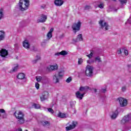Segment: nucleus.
Segmentation results:
<instances>
[{"label":"nucleus","instance_id":"44","mask_svg":"<svg viewBox=\"0 0 131 131\" xmlns=\"http://www.w3.org/2000/svg\"><path fill=\"white\" fill-rule=\"evenodd\" d=\"M70 106L71 108H73V106H74V103H73L72 102H71L70 103Z\"/></svg>","mask_w":131,"mask_h":131},{"label":"nucleus","instance_id":"27","mask_svg":"<svg viewBox=\"0 0 131 131\" xmlns=\"http://www.w3.org/2000/svg\"><path fill=\"white\" fill-rule=\"evenodd\" d=\"M95 62H98V63H101V62H102V60H101V57H100V56H97L96 57H95Z\"/></svg>","mask_w":131,"mask_h":131},{"label":"nucleus","instance_id":"12","mask_svg":"<svg viewBox=\"0 0 131 131\" xmlns=\"http://www.w3.org/2000/svg\"><path fill=\"white\" fill-rule=\"evenodd\" d=\"M23 46L24 48H25L27 50H29L30 49V44L29 43V41H28V40H25L23 42Z\"/></svg>","mask_w":131,"mask_h":131},{"label":"nucleus","instance_id":"53","mask_svg":"<svg viewBox=\"0 0 131 131\" xmlns=\"http://www.w3.org/2000/svg\"><path fill=\"white\" fill-rule=\"evenodd\" d=\"M42 29L43 30H46V28L42 27Z\"/></svg>","mask_w":131,"mask_h":131},{"label":"nucleus","instance_id":"47","mask_svg":"<svg viewBox=\"0 0 131 131\" xmlns=\"http://www.w3.org/2000/svg\"><path fill=\"white\" fill-rule=\"evenodd\" d=\"M42 47H46V42H42L41 43Z\"/></svg>","mask_w":131,"mask_h":131},{"label":"nucleus","instance_id":"40","mask_svg":"<svg viewBox=\"0 0 131 131\" xmlns=\"http://www.w3.org/2000/svg\"><path fill=\"white\" fill-rule=\"evenodd\" d=\"M35 88L37 89V90L39 89V84L38 83H35Z\"/></svg>","mask_w":131,"mask_h":131},{"label":"nucleus","instance_id":"36","mask_svg":"<svg viewBox=\"0 0 131 131\" xmlns=\"http://www.w3.org/2000/svg\"><path fill=\"white\" fill-rule=\"evenodd\" d=\"M47 109H48V112H50V113H52V114H54V110H52V108H48Z\"/></svg>","mask_w":131,"mask_h":131},{"label":"nucleus","instance_id":"9","mask_svg":"<svg viewBox=\"0 0 131 131\" xmlns=\"http://www.w3.org/2000/svg\"><path fill=\"white\" fill-rule=\"evenodd\" d=\"M49 98V92L45 91L42 93L41 96H40V99L41 102L46 101Z\"/></svg>","mask_w":131,"mask_h":131},{"label":"nucleus","instance_id":"24","mask_svg":"<svg viewBox=\"0 0 131 131\" xmlns=\"http://www.w3.org/2000/svg\"><path fill=\"white\" fill-rule=\"evenodd\" d=\"M58 117H60V118H66V114L59 112L58 114Z\"/></svg>","mask_w":131,"mask_h":131},{"label":"nucleus","instance_id":"19","mask_svg":"<svg viewBox=\"0 0 131 131\" xmlns=\"http://www.w3.org/2000/svg\"><path fill=\"white\" fill-rule=\"evenodd\" d=\"M5 36L6 33H5V31L3 30L0 31V41H2V40H4V39H5Z\"/></svg>","mask_w":131,"mask_h":131},{"label":"nucleus","instance_id":"31","mask_svg":"<svg viewBox=\"0 0 131 131\" xmlns=\"http://www.w3.org/2000/svg\"><path fill=\"white\" fill-rule=\"evenodd\" d=\"M92 9V7L91 6L86 5L84 7V10L89 11V10H91Z\"/></svg>","mask_w":131,"mask_h":131},{"label":"nucleus","instance_id":"26","mask_svg":"<svg viewBox=\"0 0 131 131\" xmlns=\"http://www.w3.org/2000/svg\"><path fill=\"white\" fill-rule=\"evenodd\" d=\"M61 53V56H67L68 55V52L65 50H62Z\"/></svg>","mask_w":131,"mask_h":131},{"label":"nucleus","instance_id":"11","mask_svg":"<svg viewBox=\"0 0 131 131\" xmlns=\"http://www.w3.org/2000/svg\"><path fill=\"white\" fill-rule=\"evenodd\" d=\"M76 124H77V122L76 121H73L72 124L66 127V130H71V129H73V128H75V126H76Z\"/></svg>","mask_w":131,"mask_h":131},{"label":"nucleus","instance_id":"20","mask_svg":"<svg viewBox=\"0 0 131 131\" xmlns=\"http://www.w3.org/2000/svg\"><path fill=\"white\" fill-rule=\"evenodd\" d=\"M82 40H83V38H82V34H80L77 36L76 39V41H82Z\"/></svg>","mask_w":131,"mask_h":131},{"label":"nucleus","instance_id":"56","mask_svg":"<svg viewBox=\"0 0 131 131\" xmlns=\"http://www.w3.org/2000/svg\"><path fill=\"white\" fill-rule=\"evenodd\" d=\"M114 2H116V0H113Z\"/></svg>","mask_w":131,"mask_h":131},{"label":"nucleus","instance_id":"3","mask_svg":"<svg viewBox=\"0 0 131 131\" xmlns=\"http://www.w3.org/2000/svg\"><path fill=\"white\" fill-rule=\"evenodd\" d=\"M80 27H81V22L78 21L77 23H74L72 26V29L75 34H76V32L80 30Z\"/></svg>","mask_w":131,"mask_h":131},{"label":"nucleus","instance_id":"23","mask_svg":"<svg viewBox=\"0 0 131 131\" xmlns=\"http://www.w3.org/2000/svg\"><path fill=\"white\" fill-rule=\"evenodd\" d=\"M18 79H24L25 78V74L23 73H19L17 76Z\"/></svg>","mask_w":131,"mask_h":131},{"label":"nucleus","instance_id":"10","mask_svg":"<svg viewBox=\"0 0 131 131\" xmlns=\"http://www.w3.org/2000/svg\"><path fill=\"white\" fill-rule=\"evenodd\" d=\"M58 70V64H56L54 66L51 65V66H48L47 67L46 70L47 71H56Z\"/></svg>","mask_w":131,"mask_h":131},{"label":"nucleus","instance_id":"4","mask_svg":"<svg viewBox=\"0 0 131 131\" xmlns=\"http://www.w3.org/2000/svg\"><path fill=\"white\" fill-rule=\"evenodd\" d=\"M94 68L92 66H89L86 68L85 74L88 77H93L94 75Z\"/></svg>","mask_w":131,"mask_h":131},{"label":"nucleus","instance_id":"7","mask_svg":"<svg viewBox=\"0 0 131 131\" xmlns=\"http://www.w3.org/2000/svg\"><path fill=\"white\" fill-rule=\"evenodd\" d=\"M64 75V72L63 71H61L58 73V75L57 76L55 75L53 76V81L55 83H58L59 82V77H62Z\"/></svg>","mask_w":131,"mask_h":131},{"label":"nucleus","instance_id":"28","mask_svg":"<svg viewBox=\"0 0 131 131\" xmlns=\"http://www.w3.org/2000/svg\"><path fill=\"white\" fill-rule=\"evenodd\" d=\"M36 58V59L33 60V64H35V63H36L38 60H40V56L37 55Z\"/></svg>","mask_w":131,"mask_h":131},{"label":"nucleus","instance_id":"13","mask_svg":"<svg viewBox=\"0 0 131 131\" xmlns=\"http://www.w3.org/2000/svg\"><path fill=\"white\" fill-rule=\"evenodd\" d=\"M119 113H118V110L117 109L114 112H113L112 114L110 116L111 119H116V118H117V116H118Z\"/></svg>","mask_w":131,"mask_h":131},{"label":"nucleus","instance_id":"43","mask_svg":"<svg viewBox=\"0 0 131 131\" xmlns=\"http://www.w3.org/2000/svg\"><path fill=\"white\" fill-rule=\"evenodd\" d=\"M55 56H61V52H57L55 54Z\"/></svg>","mask_w":131,"mask_h":131},{"label":"nucleus","instance_id":"45","mask_svg":"<svg viewBox=\"0 0 131 131\" xmlns=\"http://www.w3.org/2000/svg\"><path fill=\"white\" fill-rule=\"evenodd\" d=\"M1 113H6V111L4 109H0Z\"/></svg>","mask_w":131,"mask_h":131},{"label":"nucleus","instance_id":"46","mask_svg":"<svg viewBox=\"0 0 131 131\" xmlns=\"http://www.w3.org/2000/svg\"><path fill=\"white\" fill-rule=\"evenodd\" d=\"M64 37H65V35H64V34H62L59 36V38L60 39L64 38Z\"/></svg>","mask_w":131,"mask_h":131},{"label":"nucleus","instance_id":"25","mask_svg":"<svg viewBox=\"0 0 131 131\" xmlns=\"http://www.w3.org/2000/svg\"><path fill=\"white\" fill-rule=\"evenodd\" d=\"M4 18V9L3 8L0 9V20H2Z\"/></svg>","mask_w":131,"mask_h":131},{"label":"nucleus","instance_id":"29","mask_svg":"<svg viewBox=\"0 0 131 131\" xmlns=\"http://www.w3.org/2000/svg\"><path fill=\"white\" fill-rule=\"evenodd\" d=\"M33 107H34L35 109H39V108H40V105H39V104H37L36 103H34L33 105Z\"/></svg>","mask_w":131,"mask_h":131},{"label":"nucleus","instance_id":"8","mask_svg":"<svg viewBox=\"0 0 131 131\" xmlns=\"http://www.w3.org/2000/svg\"><path fill=\"white\" fill-rule=\"evenodd\" d=\"M104 21L103 20H100V21L99 22V24L101 27V28L102 29H104V27H105V30H108V27H109V25H108V23L106 22L104 23Z\"/></svg>","mask_w":131,"mask_h":131},{"label":"nucleus","instance_id":"41","mask_svg":"<svg viewBox=\"0 0 131 131\" xmlns=\"http://www.w3.org/2000/svg\"><path fill=\"white\" fill-rule=\"evenodd\" d=\"M125 91H126V86H123V87H122V91L125 92Z\"/></svg>","mask_w":131,"mask_h":131},{"label":"nucleus","instance_id":"34","mask_svg":"<svg viewBox=\"0 0 131 131\" xmlns=\"http://www.w3.org/2000/svg\"><path fill=\"white\" fill-rule=\"evenodd\" d=\"M93 51L92 50H91V53L90 54L87 55L86 56L88 57V58H89V59H91L92 57H93Z\"/></svg>","mask_w":131,"mask_h":131},{"label":"nucleus","instance_id":"49","mask_svg":"<svg viewBox=\"0 0 131 131\" xmlns=\"http://www.w3.org/2000/svg\"><path fill=\"white\" fill-rule=\"evenodd\" d=\"M118 54H121V49L118 50Z\"/></svg>","mask_w":131,"mask_h":131},{"label":"nucleus","instance_id":"1","mask_svg":"<svg viewBox=\"0 0 131 131\" xmlns=\"http://www.w3.org/2000/svg\"><path fill=\"white\" fill-rule=\"evenodd\" d=\"M29 7V0H19L18 5L16 6V9L19 10L21 12H24L28 10Z\"/></svg>","mask_w":131,"mask_h":131},{"label":"nucleus","instance_id":"6","mask_svg":"<svg viewBox=\"0 0 131 131\" xmlns=\"http://www.w3.org/2000/svg\"><path fill=\"white\" fill-rule=\"evenodd\" d=\"M117 101L119 102L120 107H125L127 105V100L125 98L120 97L117 99Z\"/></svg>","mask_w":131,"mask_h":131},{"label":"nucleus","instance_id":"52","mask_svg":"<svg viewBox=\"0 0 131 131\" xmlns=\"http://www.w3.org/2000/svg\"><path fill=\"white\" fill-rule=\"evenodd\" d=\"M14 47H15V48H18V44H15Z\"/></svg>","mask_w":131,"mask_h":131},{"label":"nucleus","instance_id":"37","mask_svg":"<svg viewBox=\"0 0 131 131\" xmlns=\"http://www.w3.org/2000/svg\"><path fill=\"white\" fill-rule=\"evenodd\" d=\"M78 64L79 65L82 64V59L81 58H78Z\"/></svg>","mask_w":131,"mask_h":131},{"label":"nucleus","instance_id":"39","mask_svg":"<svg viewBox=\"0 0 131 131\" xmlns=\"http://www.w3.org/2000/svg\"><path fill=\"white\" fill-rule=\"evenodd\" d=\"M72 80V78H71V77H69L68 79H67L66 82L69 83Z\"/></svg>","mask_w":131,"mask_h":131},{"label":"nucleus","instance_id":"14","mask_svg":"<svg viewBox=\"0 0 131 131\" xmlns=\"http://www.w3.org/2000/svg\"><path fill=\"white\" fill-rule=\"evenodd\" d=\"M47 19H48L47 15L42 14L41 18L37 20L38 23H43V22H46V21H47Z\"/></svg>","mask_w":131,"mask_h":131},{"label":"nucleus","instance_id":"17","mask_svg":"<svg viewBox=\"0 0 131 131\" xmlns=\"http://www.w3.org/2000/svg\"><path fill=\"white\" fill-rule=\"evenodd\" d=\"M85 93L81 94L79 91H77L76 93V97L77 99H79V100H82V98L84 97Z\"/></svg>","mask_w":131,"mask_h":131},{"label":"nucleus","instance_id":"32","mask_svg":"<svg viewBox=\"0 0 131 131\" xmlns=\"http://www.w3.org/2000/svg\"><path fill=\"white\" fill-rule=\"evenodd\" d=\"M18 67H19V66L18 65H17L16 67H15L14 68L12 69V72H16V71H17V70H18Z\"/></svg>","mask_w":131,"mask_h":131},{"label":"nucleus","instance_id":"55","mask_svg":"<svg viewBox=\"0 0 131 131\" xmlns=\"http://www.w3.org/2000/svg\"><path fill=\"white\" fill-rule=\"evenodd\" d=\"M94 92L97 93V89H94Z\"/></svg>","mask_w":131,"mask_h":131},{"label":"nucleus","instance_id":"22","mask_svg":"<svg viewBox=\"0 0 131 131\" xmlns=\"http://www.w3.org/2000/svg\"><path fill=\"white\" fill-rule=\"evenodd\" d=\"M90 89V87L89 86H80L79 89V91L81 92H84V91H88Z\"/></svg>","mask_w":131,"mask_h":131},{"label":"nucleus","instance_id":"18","mask_svg":"<svg viewBox=\"0 0 131 131\" xmlns=\"http://www.w3.org/2000/svg\"><path fill=\"white\" fill-rule=\"evenodd\" d=\"M54 31V28H52L48 33L47 36L48 39H51L52 38V37L53 36V32Z\"/></svg>","mask_w":131,"mask_h":131},{"label":"nucleus","instance_id":"42","mask_svg":"<svg viewBox=\"0 0 131 131\" xmlns=\"http://www.w3.org/2000/svg\"><path fill=\"white\" fill-rule=\"evenodd\" d=\"M124 54L126 56H127L128 55V51L126 50H124Z\"/></svg>","mask_w":131,"mask_h":131},{"label":"nucleus","instance_id":"48","mask_svg":"<svg viewBox=\"0 0 131 131\" xmlns=\"http://www.w3.org/2000/svg\"><path fill=\"white\" fill-rule=\"evenodd\" d=\"M3 118H7V114L4 113L3 116Z\"/></svg>","mask_w":131,"mask_h":131},{"label":"nucleus","instance_id":"57","mask_svg":"<svg viewBox=\"0 0 131 131\" xmlns=\"http://www.w3.org/2000/svg\"><path fill=\"white\" fill-rule=\"evenodd\" d=\"M26 131H28V130H26Z\"/></svg>","mask_w":131,"mask_h":131},{"label":"nucleus","instance_id":"35","mask_svg":"<svg viewBox=\"0 0 131 131\" xmlns=\"http://www.w3.org/2000/svg\"><path fill=\"white\" fill-rule=\"evenodd\" d=\"M31 51H32V52H36V51H37V49L35 48V47H34V46H33L31 48Z\"/></svg>","mask_w":131,"mask_h":131},{"label":"nucleus","instance_id":"21","mask_svg":"<svg viewBox=\"0 0 131 131\" xmlns=\"http://www.w3.org/2000/svg\"><path fill=\"white\" fill-rule=\"evenodd\" d=\"M41 124L43 126H46V125H47V126H49L51 125V123H50L49 121H42L41 122Z\"/></svg>","mask_w":131,"mask_h":131},{"label":"nucleus","instance_id":"2","mask_svg":"<svg viewBox=\"0 0 131 131\" xmlns=\"http://www.w3.org/2000/svg\"><path fill=\"white\" fill-rule=\"evenodd\" d=\"M14 115L17 119V122L18 124H23L25 122V119H24V116L25 115L23 112L21 111H16L14 112Z\"/></svg>","mask_w":131,"mask_h":131},{"label":"nucleus","instance_id":"54","mask_svg":"<svg viewBox=\"0 0 131 131\" xmlns=\"http://www.w3.org/2000/svg\"><path fill=\"white\" fill-rule=\"evenodd\" d=\"M18 131H22V128H19Z\"/></svg>","mask_w":131,"mask_h":131},{"label":"nucleus","instance_id":"30","mask_svg":"<svg viewBox=\"0 0 131 131\" xmlns=\"http://www.w3.org/2000/svg\"><path fill=\"white\" fill-rule=\"evenodd\" d=\"M36 79L38 82H40L41 79H42V77L41 76L36 77Z\"/></svg>","mask_w":131,"mask_h":131},{"label":"nucleus","instance_id":"16","mask_svg":"<svg viewBox=\"0 0 131 131\" xmlns=\"http://www.w3.org/2000/svg\"><path fill=\"white\" fill-rule=\"evenodd\" d=\"M64 4V1L63 0H55L54 5L56 7H61Z\"/></svg>","mask_w":131,"mask_h":131},{"label":"nucleus","instance_id":"5","mask_svg":"<svg viewBox=\"0 0 131 131\" xmlns=\"http://www.w3.org/2000/svg\"><path fill=\"white\" fill-rule=\"evenodd\" d=\"M131 120V114H129L125 116L120 121L121 124H125V123H128Z\"/></svg>","mask_w":131,"mask_h":131},{"label":"nucleus","instance_id":"51","mask_svg":"<svg viewBox=\"0 0 131 131\" xmlns=\"http://www.w3.org/2000/svg\"><path fill=\"white\" fill-rule=\"evenodd\" d=\"M127 67H128V69L131 68V64H127Z\"/></svg>","mask_w":131,"mask_h":131},{"label":"nucleus","instance_id":"15","mask_svg":"<svg viewBox=\"0 0 131 131\" xmlns=\"http://www.w3.org/2000/svg\"><path fill=\"white\" fill-rule=\"evenodd\" d=\"M0 54L1 57H3V58H6V56L9 54L8 51L6 49L1 50L0 51Z\"/></svg>","mask_w":131,"mask_h":131},{"label":"nucleus","instance_id":"33","mask_svg":"<svg viewBox=\"0 0 131 131\" xmlns=\"http://www.w3.org/2000/svg\"><path fill=\"white\" fill-rule=\"evenodd\" d=\"M121 5H123L124 4H126L127 3V1L126 0H119Z\"/></svg>","mask_w":131,"mask_h":131},{"label":"nucleus","instance_id":"50","mask_svg":"<svg viewBox=\"0 0 131 131\" xmlns=\"http://www.w3.org/2000/svg\"><path fill=\"white\" fill-rule=\"evenodd\" d=\"M102 93H106V89H102Z\"/></svg>","mask_w":131,"mask_h":131},{"label":"nucleus","instance_id":"38","mask_svg":"<svg viewBox=\"0 0 131 131\" xmlns=\"http://www.w3.org/2000/svg\"><path fill=\"white\" fill-rule=\"evenodd\" d=\"M98 7L100 9H103L104 8V4L103 3H101L98 5Z\"/></svg>","mask_w":131,"mask_h":131}]
</instances>
